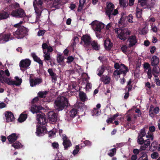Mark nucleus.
<instances>
[{
  "label": "nucleus",
  "mask_w": 160,
  "mask_h": 160,
  "mask_svg": "<svg viewBox=\"0 0 160 160\" xmlns=\"http://www.w3.org/2000/svg\"><path fill=\"white\" fill-rule=\"evenodd\" d=\"M132 110L134 111L135 112L137 113V116L133 115L134 118H136L137 116L139 117L141 115V113L140 110L139 109L133 108L132 109Z\"/></svg>",
  "instance_id": "obj_42"
},
{
  "label": "nucleus",
  "mask_w": 160,
  "mask_h": 160,
  "mask_svg": "<svg viewBox=\"0 0 160 160\" xmlns=\"http://www.w3.org/2000/svg\"><path fill=\"white\" fill-rule=\"evenodd\" d=\"M28 29L25 27L22 26L20 28L14 32L13 33V36L16 38L19 39L22 38L24 35L27 34L28 32Z\"/></svg>",
  "instance_id": "obj_5"
},
{
  "label": "nucleus",
  "mask_w": 160,
  "mask_h": 160,
  "mask_svg": "<svg viewBox=\"0 0 160 160\" xmlns=\"http://www.w3.org/2000/svg\"><path fill=\"white\" fill-rule=\"evenodd\" d=\"M142 12V10L138 8H137L136 10V16L137 18H140L141 17Z\"/></svg>",
  "instance_id": "obj_49"
},
{
  "label": "nucleus",
  "mask_w": 160,
  "mask_h": 160,
  "mask_svg": "<svg viewBox=\"0 0 160 160\" xmlns=\"http://www.w3.org/2000/svg\"><path fill=\"white\" fill-rule=\"evenodd\" d=\"M42 48L43 49V51H46V49H47L48 52H51L52 51L53 49L51 46H48L46 43H43L42 45Z\"/></svg>",
  "instance_id": "obj_31"
},
{
  "label": "nucleus",
  "mask_w": 160,
  "mask_h": 160,
  "mask_svg": "<svg viewBox=\"0 0 160 160\" xmlns=\"http://www.w3.org/2000/svg\"><path fill=\"white\" fill-rule=\"evenodd\" d=\"M64 57L60 53L57 54V61L59 64L64 66L65 65V63L64 61Z\"/></svg>",
  "instance_id": "obj_19"
},
{
  "label": "nucleus",
  "mask_w": 160,
  "mask_h": 160,
  "mask_svg": "<svg viewBox=\"0 0 160 160\" xmlns=\"http://www.w3.org/2000/svg\"><path fill=\"white\" fill-rule=\"evenodd\" d=\"M50 52H46V51H43V57H44V60L46 61H50L51 60V57L50 56V54L49 53Z\"/></svg>",
  "instance_id": "obj_39"
},
{
  "label": "nucleus",
  "mask_w": 160,
  "mask_h": 160,
  "mask_svg": "<svg viewBox=\"0 0 160 160\" xmlns=\"http://www.w3.org/2000/svg\"><path fill=\"white\" fill-rule=\"evenodd\" d=\"M119 3L121 6L123 7H126L127 6L126 5V0H119Z\"/></svg>",
  "instance_id": "obj_60"
},
{
  "label": "nucleus",
  "mask_w": 160,
  "mask_h": 160,
  "mask_svg": "<svg viewBox=\"0 0 160 160\" xmlns=\"http://www.w3.org/2000/svg\"><path fill=\"white\" fill-rule=\"evenodd\" d=\"M86 108V106L85 105L83 104L80 103L79 104V107L78 108V113H79V112H81L84 110H85Z\"/></svg>",
  "instance_id": "obj_43"
},
{
  "label": "nucleus",
  "mask_w": 160,
  "mask_h": 160,
  "mask_svg": "<svg viewBox=\"0 0 160 160\" xmlns=\"http://www.w3.org/2000/svg\"><path fill=\"white\" fill-rule=\"evenodd\" d=\"M47 93L48 92L46 91H41L38 93V95L41 98H43L45 97Z\"/></svg>",
  "instance_id": "obj_48"
},
{
  "label": "nucleus",
  "mask_w": 160,
  "mask_h": 160,
  "mask_svg": "<svg viewBox=\"0 0 160 160\" xmlns=\"http://www.w3.org/2000/svg\"><path fill=\"white\" fill-rule=\"evenodd\" d=\"M154 5V3L152 0H147V8H151L153 7Z\"/></svg>",
  "instance_id": "obj_41"
},
{
  "label": "nucleus",
  "mask_w": 160,
  "mask_h": 160,
  "mask_svg": "<svg viewBox=\"0 0 160 160\" xmlns=\"http://www.w3.org/2000/svg\"><path fill=\"white\" fill-rule=\"evenodd\" d=\"M160 72L159 68L157 66H154L153 68L152 71V74L155 77H156L157 75Z\"/></svg>",
  "instance_id": "obj_38"
},
{
  "label": "nucleus",
  "mask_w": 160,
  "mask_h": 160,
  "mask_svg": "<svg viewBox=\"0 0 160 160\" xmlns=\"http://www.w3.org/2000/svg\"><path fill=\"white\" fill-rule=\"evenodd\" d=\"M126 13L122 12L121 14V18L119 22V23H122L124 22L126 19Z\"/></svg>",
  "instance_id": "obj_46"
},
{
  "label": "nucleus",
  "mask_w": 160,
  "mask_h": 160,
  "mask_svg": "<svg viewBox=\"0 0 160 160\" xmlns=\"http://www.w3.org/2000/svg\"><path fill=\"white\" fill-rule=\"evenodd\" d=\"M128 41L129 43L128 44L129 47L133 46L137 43L136 37L135 36L130 37L128 39Z\"/></svg>",
  "instance_id": "obj_24"
},
{
  "label": "nucleus",
  "mask_w": 160,
  "mask_h": 160,
  "mask_svg": "<svg viewBox=\"0 0 160 160\" xmlns=\"http://www.w3.org/2000/svg\"><path fill=\"white\" fill-rule=\"evenodd\" d=\"M51 77H52V82H55L57 80L58 76L55 74Z\"/></svg>",
  "instance_id": "obj_64"
},
{
  "label": "nucleus",
  "mask_w": 160,
  "mask_h": 160,
  "mask_svg": "<svg viewBox=\"0 0 160 160\" xmlns=\"http://www.w3.org/2000/svg\"><path fill=\"white\" fill-rule=\"evenodd\" d=\"M77 86L76 82H71L68 86V88L70 90H71V92H73L75 91L76 89V88Z\"/></svg>",
  "instance_id": "obj_36"
},
{
  "label": "nucleus",
  "mask_w": 160,
  "mask_h": 160,
  "mask_svg": "<svg viewBox=\"0 0 160 160\" xmlns=\"http://www.w3.org/2000/svg\"><path fill=\"white\" fill-rule=\"evenodd\" d=\"M47 132V130L46 127L40 126L37 128L36 133L37 136H42Z\"/></svg>",
  "instance_id": "obj_13"
},
{
  "label": "nucleus",
  "mask_w": 160,
  "mask_h": 160,
  "mask_svg": "<svg viewBox=\"0 0 160 160\" xmlns=\"http://www.w3.org/2000/svg\"><path fill=\"white\" fill-rule=\"evenodd\" d=\"M10 33L3 35L0 34V43H4L9 40H12L14 39V37L11 36Z\"/></svg>",
  "instance_id": "obj_10"
},
{
  "label": "nucleus",
  "mask_w": 160,
  "mask_h": 160,
  "mask_svg": "<svg viewBox=\"0 0 160 160\" xmlns=\"http://www.w3.org/2000/svg\"><path fill=\"white\" fill-rule=\"evenodd\" d=\"M15 80L13 81V85H15L17 86H20L22 82V79L17 76L15 77Z\"/></svg>",
  "instance_id": "obj_27"
},
{
  "label": "nucleus",
  "mask_w": 160,
  "mask_h": 160,
  "mask_svg": "<svg viewBox=\"0 0 160 160\" xmlns=\"http://www.w3.org/2000/svg\"><path fill=\"white\" fill-rule=\"evenodd\" d=\"M100 111L98 109H97L96 108H94L93 109L92 115L93 116H97L100 114Z\"/></svg>",
  "instance_id": "obj_53"
},
{
  "label": "nucleus",
  "mask_w": 160,
  "mask_h": 160,
  "mask_svg": "<svg viewBox=\"0 0 160 160\" xmlns=\"http://www.w3.org/2000/svg\"><path fill=\"white\" fill-rule=\"evenodd\" d=\"M48 117L49 120L51 122H55L57 120V115L53 111L48 112Z\"/></svg>",
  "instance_id": "obj_17"
},
{
  "label": "nucleus",
  "mask_w": 160,
  "mask_h": 160,
  "mask_svg": "<svg viewBox=\"0 0 160 160\" xmlns=\"http://www.w3.org/2000/svg\"><path fill=\"white\" fill-rule=\"evenodd\" d=\"M143 137L140 135H139L138 138L137 142L139 144H142L143 143L144 140L142 138Z\"/></svg>",
  "instance_id": "obj_51"
},
{
  "label": "nucleus",
  "mask_w": 160,
  "mask_h": 160,
  "mask_svg": "<svg viewBox=\"0 0 160 160\" xmlns=\"http://www.w3.org/2000/svg\"><path fill=\"white\" fill-rule=\"evenodd\" d=\"M92 40L90 35H84L81 38V43L84 47L89 48L91 46Z\"/></svg>",
  "instance_id": "obj_9"
},
{
  "label": "nucleus",
  "mask_w": 160,
  "mask_h": 160,
  "mask_svg": "<svg viewBox=\"0 0 160 160\" xmlns=\"http://www.w3.org/2000/svg\"><path fill=\"white\" fill-rule=\"evenodd\" d=\"M12 146L13 147L15 148H18L22 147V145L19 142H16L13 144Z\"/></svg>",
  "instance_id": "obj_52"
},
{
  "label": "nucleus",
  "mask_w": 160,
  "mask_h": 160,
  "mask_svg": "<svg viewBox=\"0 0 160 160\" xmlns=\"http://www.w3.org/2000/svg\"><path fill=\"white\" fill-rule=\"evenodd\" d=\"M114 67L116 69H119L116 70L113 72V76L114 77L118 79V76L121 74L123 73L124 76L126 75V73L128 71V69L127 67H126L123 64H119L116 63L114 64Z\"/></svg>",
  "instance_id": "obj_2"
},
{
  "label": "nucleus",
  "mask_w": 160,
  "mask_h": 160,
  "mask_svg": "<svg viewBox=\"0 0 160 160\" xmlns=\"http://www.w3.org/2000/svg\"><path fill=\"white\" fill-rule=\"evenodd\" d=\"M158 147V143L156 142H153L151 144L150 149L151 151H153L156 150Z\"/></svg>",
  "instance_id": "obj_44"
},
{
  "label": "nucleus",
  "mask_w": 160,
  "mask_h": 160,
  "mask_svg": "<svg viewBox=\"0 0 160 160\" xmlns=\"http://www.w3.org/2000/svg\"><path fill=\"white\" fill-rule=\"evenodd\" d=\"M104 70V66H102V67L99 68L97 70L98 75L99 76H101L103 73Z\"/></svg>",
  "instance_id": "obj_50"
},
{
  "label": "nucleus",
  "mask_w": 160,
  "mask_h": 160,
  "mask_svg": "<svg viewBox=\"0 0 160 160\" xmlns=\"http://www.w3.org/2000/svg\"><path fill=\"white\" fill-rule=\"evenodd\" d=\"M147 0H141V1H139V2L140 3L142 6L144 7V8H147Z\"/></svg>",
  "instance_id": "obj_57"
},
{
  "label": "nucleus",
  "mask_w": 160,
  "mask_h": 160,
  "mask_svg": "<svg viewBox=\"0 0 160 160\" xmlns=\"http://www.w3.org/2000/svg\"><path fill=\"white\" fill-rule=\"evenodd\" d=\"M42 82V79L40 78L33 79L30 78L29 80L30 85L32 87H34L38 85Z\"/></svg>",
  "instance_id": "obj_15"
},
{
  "label": "nucleus",
  "mask_w": 160,
  "mask_h": 160,
  "mask_svg": "<svg viewBox=\"0 0 160 160\" xmlns=\"http://www.w3.org/2000/svg\"><path fill=\"white\" fill-rule=\"evenodd\" d=\"M27 118V114L26 112H23L20 116L18 119V121L19 122H22L24 121Z\"/></svg>",
  "instance_id": "obj_30"
},
{
  "label": "nucleus",
  "mask_w": 160,
  "mask_h": 160,
  "mask_svg": "<svg viewBox=\"0 0 160 160\" xmlns=\"http://www.w3.org/2000/svg\"><path fill=\"white\" fill-rule=\"evenodd\" d=\"M42 2L41 0H35L33 2V5L37 14L36 20L39 18L42 11Z\"/></svg>",
  "instance_id": "obj_4"
},
{
  "label": "nucleus",
  "mask_w": 160,
  "mask_h": 160,
  "mask_svg": "<svg viewBox=\"0 0 160 160\" xmlns=\"http://www.w3.org/2000/svg\"><path fill=\"white\" fill-rule=\"evenodd\" d=\"M144 145L140 148L141 150H143L145 149L146 148L149 146L150 145V142L149 139H148L144 142Z\"/></svg>",
  "instance_id": "obj_37"
},
{
  "label": "nucleus",
  "mask_w": 160,
  "mask_h": 160,
  "mask_svg": "<svg viewBox=\"0 0 160 160\" xmlns=\"http://www.w3.org/2000/svg\"><path fill=\"white\" fill-rule=\"evenodd\" d=\"M93 30L95 32H100L101 30L104 28L105 25L102 22L96 20L93 21L91 24Z\"/></svg>",
  "instance_id": "obj_6"
},
{
  "label": "nucleus",
  "mask_w": 160,
  "mask_h": 160,
  "mask_svg": "<svg viewBox=\"0 0 160 160\" xmlns=\"http://www.w3.org/2000/svg\"><path fill=\"white\" fill-rule=\"evenodd\" d=\"M92 88V84L90 83L87 82L85 87V89L87 91H89Z\"/></svg>",
  "instance_id": "obj_55"
},
{
  "label": "nucleus",
  "mask_w": 160,
  "mask_h": 160,
  "mask_svg": "<svg viewBox=\"0 0 160 160\" xmlns=\"http://www.w3.org/2000/svg\"><path fill=\"white\" fill-rule=\"evenodd\" d=\"M52 146L53 148L57 149L58 148L59 145L57 142H55L52 143Z\"/></svg>",
  "instance_id": "obj_62"
},
{
  "label": "nucleus",
  "mask_w": 160,
  "mask_h": 160,
  "mask_svg": "<svg viewBox=\"0 0 160 160\" xmlns=\"http://www.w3.org/2000/svg\"><path fill=\"white\" fill-rule=\"evenodd\" d=\"M116 152V149L115 148H113L109 151L108 154L110 157H112L115 155Z\"/></svg>",
  "instance_id": "obj_54"
},
{
  "label": "nucleus",
  "mask_w": 160,
  "mask_h": 160,
  "mask_svg": "<svg viewBox=\"0 0 160 160\" xmlns=\"http://www.w3.org/2000/svg\"><path fill=\"white\" fill-rule=\"evenodd\" d=\"M79 97L80 100L82 102L86 101L88 99L86 93L83 92L81 91L80 92Z\"/></svg>",
  "instance_id": "obj_29"
},
{
  "label": "nucleus",
  "mask_w": 160,
  "mask_h": 160,
  "mask_svg": "<svg viewBox=\"0 0 160 160\" xmlns=\"http://www.w3.org/2000/svg\"><path fill=\"white\" fill-rule=\"evenodd\" d=\"M146 133L145 129L143 128L141 130L139 135H140L144 137L145 136Z\"/></svg>",
  "instance_id": "obj_63"
},
{
  "label": "nucleus",
  "mask_w": 160,
  "mask_h": 160,
  "mask_svg": "<svg viewBox=\"0 0 160 160\" xmlns=\"http://www.w3.org/2000/svg\"><path fill=\"white\" fill-rule=\"evenodd\" d=\"M11 15L13 17H22L25 16V14L22 9H19L18 10L12 11Z\"/></svg>",
  "instance_id": "obj_12"
},
{
  "label": "nucleus",
  "mask_w": 160,
  "mask_h": 160,
  "mask_svg": "<svg viewBox=\"0 0 160 160\" xmlns=\"http://www.w3.org/2000/svg\"><path fill=\"white\" fill-rule=\"evenodd\" d=\"M43 109V108L41 106L32 105L30 109V111L33 113H37L39 111Z\"/></svg>",
  "instance_id": "obj_16"
},
{
  "label": "nucleus",
  "mask_w": 160,
  "mask_h": 160,
  "mask_svg": "<svg viewBox=\"0 0 160 160\" xmlns=\"http://www.w3.org/2000/svg\"><path fill=\"white\" fill-rule=\"evenodd\" d=\"M4 114L7 122H12L14 120V118L13 114L12 112L9 111H6L5 112Z\"/></svg>",
  "instance_id": "obj_18"
},
{
  "label": "nucleus",
  "mask_w": 160,
  "mask_h": 160,
  "mask_svg": "<svg viewBox=\"0 0 160 160\" xmlns=\"http://www.w3.org/2000/svg\"><path fill=\"white\" fill-rule=\"evenodd\" d=\"M37 119L38 123L42 124H45L47 122L46 116L43 113L38 114L37 116Z\"/></svg>",
  "instance_id": "obj_11"
},
{
  "label": "nucleus",
  "mask_w": 160,
  "mask_h": 160,
  "mask_svg": "<svg viewBox=\"0 0 160 160\" xmlns=\"http://www.w3.org/2000/svg\"><path fill=\"white\" fill-rule=\"evenodd\" d=\"M115 32L118 34V38L121 40H124L126 38V35L130 34V32L126 29L115 28Z\"/></svg>",
  "instance_id": "obj_8"
},
{
  "label": "nucleus",
  "mask_w": 160,
  "mask_h": 160,
  "mask_svg": "<svg viewBox=\"0 0 160 160\" xmlns=\"http://www.w3.org/2000/svg\"><path fill=\"white\" fill-rule=\"evenodd\" d=\"M75 149L73 151L72 153L74 155L77 154L79 151V147L78 146H77L75 148Z\"/></svg>",
  "instance_id": "obj_61"
},
{
  "label": "nucleus",
  "mask_w": 160,
  "mask_h": 160,
  "mask_svg": "<svg viewBox=\"0 0 160 160\" xmlns=\"http://www.w3.org/2000/svg\"><path fill=\"white\" fill-rule=\"evenodd\" d=\"M155 127L153 126H150L149 127V130L150 132H148L147 135H146V137L147 138H150L151 140L153 139V133L152 132H154L155 130Z\"/></svg>",
  "instance_id": "obj_21"
},
{
  "label": "nucleus",
  "mask_w": 160,
  "mask_h": 160,
  "mask_svg": "<svg viewBox=\"0 0 160 160\" xmlns=\"http://www.w3.org/2000/svg\"><path fill=\"white\" fill-rule=\"evenodd\" d=\"M31 63V61L28 59L22 60L19 63L20 67L26 68L29 66Z\"/></svg>",
  "instance_id": "obj_20"
},
{
  "label": "nucleus",
  "mask_w": 160,
  "mask_h": 160,
  "mask_svg": "<svg viewBox=\"0 0 160 160\" xmlns=\"http://www.w3.org/2000/svg\"><path fill=\"white\" fill-rule=\"evenodd\" d=\"M111 79L107 76H103L100 79V80L103 82L105 84H108L109 83Z\"/></svg>",
  "instance_id": "obj_33"
},
{
  "label": "nucleus",
  "mask_w": 160,
  "mask_h": 160,
  "mask_svg": "<svg viewBox=\"0 0 160 160\" xmlns=\"http://www.w3.org/2000/svg\"><path fill=\"white\" fill-rule=\"evenodd\" d=\"M77 113V110L74 108L72 109L69 112L70 116L71 117H74Z\"/></svg>",
  "instance_id": "obj_47"
},
{
  "label": "nucleus",
  "mask_w": 160,
  "mask_h": 160,
  "mask_svg": "<svg viewBox=\"0 0 160 160\" xmlns=\"http://www.w3.org/2000/svg\"><path fill=\"white\" fill-rule=\"evenodd\" d=\"M69 105L67 99L62 96H60L55 102L54 107L58 111L63 109Z\"/></svg>",
  "instance_id": "obj_1"
},
{
  "label": "nucleus",
  "mask_w": 160,
  "mask_h": 160,
  "mask_svg": "<svg viewBox=\"0 0 160 160\" xmlns=\"http://www.w3.org/2000/svg\"><path fill=\"white\" fill-rule=\"evenodd\" d=\"M159 108L158 107H156L153 109L151 107L149 111V115L152 117H153L155 114H158L159 111Z\"/></svg>",
  "instance_id": "obj_25"
},
{
  "label": "nucleus",
  "mask_w": 160,
  "mask_h": 160,
  "mask_svg": "<svg viewBox=\"0 0 160 160\" xmlns=\"http://www.w3.org/2000/svg\"><path fill=\"white\" fill-rule=\"evenodd\" d=\"M158 156L159 154L157 152H154L151 154V157L153 159L157 158H158Z\"/></svg>",
  "instance_id": "obj_58"
},
{
  "label": "nucleus",
  "mask_w": 160,
  "mask_h": 160,
  "mask_svg": "<svg viewBox=\"0 0 160 160\" xmlns=\"http://www.w3.org/2000/svg\"><path fill=\"white\" fill-rule=\"evenodd\" d=\"M85 2V0H80L79 4L78 9V11H81L82 9Z\"/></svg>",
  "instance_id": "obj_45"
},
{
  "label": "nucleus",
  "mask_w": 160,
  "mask_h": 160,
  "mask_svg": "<svg viewBox=\"0 0 160 160\" xmlns=\"http://www.w3.org/2000/svg\"><path fill=\"white\" fill-rule=\"evenodd\" d=\"M144 68L145 71L148 70L147 74L148 78H151L152 77V70L150 65L148 63H146L144 64Z\"/></svg>",
  "instance_id": "obj_22"
},
{
  "label": "nucleus",
  "mask_w": 160,
  "mask_h": 160,
  "mask_svg": "<svg viewBox=\"0 0 160 160\" xmlns=\"http://www.w3.org/2000/svg\"><path fill=\"white\" fill-rule=\"evenodd\" d=\"M62 137L63 141V144L64 148L65 149H66L68 147L71 146L72 144L65 134H62Z\"/></svg>",
  "instance_id": "obj_14"
},
{
  "label": "nucleus",
  "mask_w": 160,
  "mask_h": 160,
  "mask_svg": "<svg viewBox=\"0 0 160 160\" xmlns=\"http://www.w3.org/2000/svg\"><path fill=\"white\" fill-rule=\"evenodd\" d=\"M9 16V14L5 12H0V19H4L7 18Z\"/></svg>",
  "instance_id": "obj_40"
},
{
  "label": "nucleus",
  "mask_w": 160,
  "mask_h": 160,
  "mask_svg": "<svg viewBox=\"0 0 160 160\" xmlns=\"http://www.w3.org/2000/svg\"><path fill=\"white\" fill-rule=\"evenodd\" d=\"M31 55L35 61L38 63L41 66H42L43 65L42 61L36 55L35 53H32L31 54Z\"/></svg>",
  "instance_id": "obj_32"
},
{
  "label": "nucleus",
  "mask_w": 160,
  "mask_h": 160,
  "mask_svg": "<svg viewBox=\"0 0 160 160\" xmlns=\"http://www.w3.org/2000/svg\"><path fill=\"white\" fill-rule=\"evenodd\" d=\"M18 138V136L15 133H12L8 137V139L9 142H15Z\"/></svg>",
  "instance_id": "obj_28"
},
{
  "label": "nucleus",
  "mask_w": 160,
  "mask_h": 160,
  "mask_svg": "<svg viewBox=\"0 0 160 160\" xmlns=\"http://www.w3.org/2000/svg\"><path fill=\"white\" fill-rule=\"evenodd\" d=\"M122 51L124 53H126L127 54H128V47L126 45H123L121 48Z\"/></svg>",
  "instance_id": "obj_59"
},
{
  "label": "nucleus",
  "mask_w": 160,
  "mask_h": 160,
  "mask_svg": "<svg viewBox=\"0 0 160 160\" xmlns=\"http://www.w3.org/2000/svg\"><path fill=\"white\" fill-rule=\"evenodd\" d=\"M92 46L93 49L96 50H98L100 48V46L97 42L95 41H92L91 46Z\"/></svg>",
  "instance_id": "obj_34"
},
{
  "label": "nucleus",
  "mask_w": 160,
  "mask_h": 160,
  "mask_svg": "<svg viewBox=\"0 0 160 160\" xmlns=\"http://www.w3.org/2000/svg\"><path fill=\"white\" fill-rule=\"evenodd\" d=\"M138 160H148V156L146 153H143Z\"/></svg>",
  "instance_id": "obj_56"
},
{
  "label": "nucleus",
  "mask_w": 160,
  "mask_h": 160,
  "mask_svg": "<svg viewBox=\"0 0 160 160\" xmlns=\"http://www.w3.org/2000/svg\"><path fill=\"white\" fill-rule=\"evenodd\" d=\"M104 45L105 49L107 50L110 49L112 46V43L108 38L104 41Z\"/></svg>",
  "instance_id": "obj_26"
},
{
  "label": "nucleus",
  "mask_w": 160,
  "mask_h": 160,
  "mask_svg": "<svg viewBox=\"0 0 160 160\" xmlns=\"http://www.w3.org/2000/svg\"><path fill=\"white\" fill-rule=\"evenodd\" d=\"M159 62V58L156 56H153L151 59V65L153 66H157Z\"/></svg>",
  "instance_id": "obj_23"
},
{
  "label": "nucleus",
  "mask_w": 160,
  "mask_h": 160,
  "mask_svg": "<svg viewBox=\"0 0 160 160\" xmlns=\"http://www.w3.org/2000/svg\"><path fill=\"white\" fill-rule=\"evenodd\" d=\"M61 2V0H52L50 3L52 4L53 7L58 8L60 6Z\"/></svg>",
  "instance_id": "obj_35"
},
{
  "label": "nucleus",
  "mask_w": 160,
  "mask_h": 160,
  "mask_svg": "<svg viewBox=\"0 0 160 160\" xmlns=\"http://www.w3.org/2000/svg\"><path fill=\"white\" fill-rule=\"evenodd\" d=\"M5 75L7 76H9L10 74L8 69L6 70L5 71L3 70L0 71V82L3 83L5 82L9 85H13V80L10 78L5 77Z\"/></svg>",
  "instance_id": "obj_3"
},
{
  "label": "nucleus",
  "mask_w": 160,
  "mask_h": 160,
  "mask_svg": "<svg viewBox=\"0 0 160 160\" xmlns=\"http://www.w3.org/2000/svg\"><path fill=\"white\" fill-rule=\"evenodd\" d=\"M114 5L111 2L107 3V7L106 10V13L108 15L109 18H110L111 15H116L118 13V11L117 9H114Z\"/></svg>",
  "instance_id": "obj_7"
}]
</instances>
